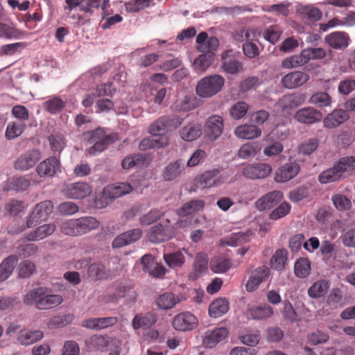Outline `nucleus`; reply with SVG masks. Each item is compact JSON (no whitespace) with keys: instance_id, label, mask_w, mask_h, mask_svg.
<instances>
[{"instance_id":"obj_1","label":"nucleus","mask_w":355,"mask_h":355,"mask_svg":"<svg viewBox=\"0 0 355 355\" xmlns=\"http://www.w3.org/2000/svg\"><path fill=\"white\" fill-rule=\"evenodd\" d=\"M63 301L60 295L52 294L50 288L40 286L30 290L24 295L23 302L26 305H34L39 310L55 308Z\"/></svg>"},{"instance_id":"obj_2","label":"nucleus","mask_w":355,"mask_h":355,"mask_svg":"<svg viewBox=\"0 0 355 355\" xmlns=\"http://www.w3.org/2000/svg\"><path fill=\"white\" fill-rule=\"evenodd\" d=\"M83 137L87 139L89 144H94L88 149L90 155H96L103 151L108 145L113 144L118 140V135L112 133L105 135L103 128H98L92 132H87L83 134Z\"/></svg>"},{"instance_id":"obj_3","label":"nucleus","mask_w":355,"mask_h":355,"mask_svg":"<svg viewBox=\"0 0 355 355\" xmlns=\"http://www.w3.org/2000/svg\"><path fill=\"white\" fill-rule=\"evenodd\" d=\"M224 84L225 79L219 75L206 76L198 81L196 92L201 98H211L221 91Z\"/></svg>"},{"instance_id":"obj_4","label":"nucleus","mask_w":355,"mask_h":355,"mask_svg":"<svg viewBox=\"0 0 355 355\" xmlns=\"http://www.w3.org/2000/svg\"><path fill=\"white\" fill-rule=\"evenodd\" d=\"M230 175L221 168H213L206 171L198 178V185L202 188L218 187L225 184L229 179Z\"/></svg>"},{"instance_id":"obj_5","label":"nucleus","mask_w":355,"mask_h":355,"mask_svg":"<svg viewBox=\"0 0 355 355\" xmlns=\"http://www.w3.org/2000/svg\"><path fill=\"white\" fill-rule=\"evenodd\" d=\"M53 210V205L51 200H44L37 203L27 217L26 227H32L38 223L47 220Z\"/></svg>"},{"instance_id":"obj_6","label":"nucleus","mask_w":355,"mask_h":355,"mask_svg":"<svg viewBox=\"0 0 355 355\" xmlns=\"http://www.w3.org/2000/svg\"><path fill=\"white\" fill-rule=\"evenodd\" d=\"M92 191V187L84 182L65 184L61 190L62 195L69 199H83L89 196Z\"/></svg>"},{"instance_id":"obj_7","label":"nucleus","mask_w":355,"mask_h":355,"mask_svg":"<svg viewBox=\"0 0 355 355\" xmlns=\"http://www.w3.org/2000/svg\"><path fill=\"white\" fill-rule=\"evenodd\" d=\"M41 158L39 150L31 149L20 155L15 162V168L20 171H26L33 168Z\"/></svg>"},{"instance_id":"obj_8","label":"nucleus","mask_w":355,"mask_h":355,"mask_svg":"<svg viewBox=\"0 0 355 355\" xmlns=\"http://www.w3.org/2000/svg\"><path fill=\"white\" fill-rule=\"evenodd\" d=\"M198 324L197 318L191 312L184 311L175 315L172 321L173 328L186 331L193 329Z\"/></svg>"},{"instance_id":"obj_9","label":"nucleus","mask_w":355,"mask_h":355,"mask_svg":"<svg viewBox=\"0 0 355 355\" xmlns=\"http://www.w3.org/2000/svg\"><path fill=\"white\" fill-rule=\"evenodd\" d=\"M148 238L152 243H162L173 236V228L171 225L159 223L151 227L148 231Z\"/></svg>"},{"instance_id":"obj_10","label":"nucleus","mask_w":355,"mask_h":355,"mask_svg":"<svg viewBox=\"0 0 355 355\" xmlns=\"http://www.w3.org/2000/svg\"><path fill=\"white\" fill-rule=\"evenodd\" d=\"M223 128V119L218 115L208 117L205 125L206 136L211 141L217 139L222 135Z\"/></svg>"},{"instance_id":"obj_11","label":"nucleus","mask_w":355,"mask_h":355,"mask_svg":"<svg viewBox=\"0 0 355 355\" xmlns=\"http://www.w3.org/2000/svg\"><path fill=\"white\" fill-rule=\"evenodd\" d=\"M270 275V270L266 266H260L254 269L248 280L245 288L248 292L258 288L259 285L266 282Z\"/></svg>"},{"instance_id":"obj_12","label":"nucleus","mask_w":355,"mask_h":355,"mask_svg":"<svg viewBox=\"0 0 355 355\" xmlns=\"http://www.w3.org/2000/svg\"><path fill=\"white\" fill-rule=\"evenodd\" d=\"M297 15L306 24L320 21L322 17V11L313 5H300L297 8Z\"/></svg>"},{"instance_id":"obj_13","label":"nucleus","mask_w":355,"mask_h":355,"mask_svg":"<svg viewBox=\"0 0 355 355\" xmlns=\"http://www.w3.org/2000/svg\"><path fill=\"white\" fill-rule=\"evenodd\" d=\"M272 166L267 163L248 164L243 170V175L250 179H263L272 173Z\"/></svg>"},{"instance_id":"obj_14","label":"nucleus","mask_w":355,"mask_h":355,"mask_svg":"<svg viewBox=\"0 0 355 355\" xmlns=\"http://www.w3.org/2000/svg\"><path fill=\"white\" fill-rule=\"evenodd\" d=\"M309 75L300 71H294L282 78V85L287 89L298 88L309 80Z\"/></svg>"},{"instance_id":"obj_15","label":"nucleus","mask_w":355,"mask_h":355,"mask_svg":"<svg viewBox=\"0 0 355 355\" xmlns=\"http://www.w3.org/2000/svg\"><path fill=\"white\" fill-rule=\"evenodd\" d=\"M142 233L140 228L132 229L121 233L113 240L112 246L113 248H120L130 245L139 240Z\"/></svg>"},{"instance_id":"obj_16","label":"nucleus","mask_w":355,"mask_h":355,"mask_svg":"<svg viewBox=\"0 0 355 355\" xmlns=\"http://www.w3.org/2000/svg\"><path fill=\"white\" fill-rule=\"evenodd\" d=\"M300 171V166L295 162L286 163L276 171L275 180L277 182H286L295 178Z\"/></svg>"},{"instance_id":"obj_17","label":"nucleus","mask_w":355,"mask_h":355,"mask_svg":"<svg viewBox=\"0 0 355 355\" xmlns=\"http://www.w3.org/2000/svg\"><path fill=\"white\" fill-rule=\"evenodd\" d=\"M294 118L300 123L313 124L320 121L323 118V115L320 111L314 107H307L297 111Z\"/></svg>"},{"instance_id":"obj_18","label":"nucleus","mask_w":355,"mask_h":355,"mask_svg":"<svg viewBox=\"0 0 355 355\" xmlns=\"http://www.w3.org/2000/svg\"><path fill=\"white\" fill-rule=\"evenodd\" d=\"M229 334L226 327H218L214 330H207L202 339V344L205 347L212 348L218 343L225 339Z\"/></svg>"},{"instance_id":"obj_19","label":"nucleus","mask_w":355,"mask_h":355,"mask_svg":"<svg viewBox=\"0 0 355 355\" xmlns=\"http://www.w3.org/2000/svg\"><path fill=\"white\" fill-rule=\"evenodd\" d=\"M284 197L280 191L269 192L255 202V207L260 211L271 209L280 202Z\"/></svg>"},{"instance_id":"obj_20","label":"nucleus","mask_w":355,"mask_h":355,"mask_svg":"<svg viewBox=\"0 0 355 355\" xmlns=\"http://www.w3.org/2000/svg\"><path fill=\"white\" fill-rule=\"evenodd\" d=\"M132 189V187L128 183L118 182L106 186L103 193L105 198L115 199L130 193Z\"/></svg>"},{"instance_id":"obj_21","label":"nucleus","mask_w":355,"mask_h":355,"mask_svg":"<svg viewBox=\"0 0 355 355\" xmlns=\"http://www.w3.org/2000/svg\"><path fill=\"white\" fill-rule=\"evenodd\" d=\"M115 345L116 340L107 335H93L85 340V344L89 350L104 351L111 344Z\"/></svg>"},{"instance_id":"obj_22","label":"nucleus","mask_w":355,"mask_h":355,"mask_svg":"<svg viewBox=\"0 0 355 355\" xmlns=\"http://www.w3.org/2000/svg\"><path fill=\"white\" fill-rule=\"evenodd\" d=\"M60 168V160L55 156L40 162L37 166V172L40 176H53Z\"/></svg>"},{"instance_id":"obj_23","label":"nucleus","mask_w":355,"mask_h":355,"mask_svg":"<svg viewBox=\"0 0 355 355\" xmlns=\"http://www.w3.org/2000/svg\"><path fill=\"white\" fill-rule=\"evenodd\" d=\"M348 112L342 109L334 110L323 120L324 126L327 128H334L348 120Z\"/></svg>"},{"instance_id":"obj_24","label":"nucleus","mask_w":355,"mask_h":355,"mask_svg":"<svg viewBox=\"0 0 355 355\" xmlns=\"http://www.w3.org/2000/svg\"><path fill=\"white\" fill-rule=\"evenodd\" d=\"M326 43L333 49H342L349 44V37L347 33L340 31H335L326 35Z\"/></svg>"},{"instance_id":"obj_25","label":"nucleus","mask_w":355,"mask_h":355,"mask_svg":"<svg viewBox=\"0 0 355 355\" xmlns=\"http://www.w3.org/2000/svg\"><path fill=\"white\" fill-rule=\"evenodd\" d=\"M169 143L168 137L166 135H162L158 137L153 136L144 138L139 144V148L141 150H146L152 148H160L166 146Z\"/></svg>"},{"instance_id":"obj_26","label":"nucleus","mask_w":355,"mask_h":355,"mask_svg":"<svg viewBox=\"0 0 355 355\" xmlns=\"http://www.w3.org/2000/svg\"><path fill=\"white\" fill-rule=\"evenodd\" d=\"M202 135V126L197 122H190L180 130V137L186 141H193Z\"/></svg>"},{"instance_id":"obj_27","label":"nucleus","mask_w":355,"mask_h":355,"mask_svg":"<svg viewBox=\"0 0 355 355\" xmlns=\"http://www.w3.org/2000/svg\"><path fill=\"white\" fill-rule=\"evenodd\" d=\"M157 320V315L153 312L138 313L132 320V327L134 329H148L155 324Z\"/></svg>"},{"instance_id":"obj_28","label":"nucleus","mask_w":355,"mask_h":355,"mask_svg":"<svg viewBox=\"0 0 355 355\" xmlns=\"http://www.w3.org/2000/svg\"><path fill=\"white\" fill-rule=\"evenodd\" d=\"M305 100L306 95L304 94L294 92L283 96L279 103L284 109H292L302 105Z\"/></svg>"},{"instance_id":"obj_29","label":"nucleus","mask_w":355,"mask_h":355,"mask_svg":"<svg viewBox=\"0 0 355 355\" xmlns=\"http://www.w3.org/2000/svg\"><path fill=\"white\" fill-rule=\"evenodd\" d=\"M184 169V164L182 160L178 159L170 163L165 168L163 178L166 181H172L177 179Z\"/></svg>"},{"instance_id":"obj_30","label":"nucleus","mask_w":355,"mask_h":355,"mask_svg":"<svg viewBox=\"0 0 355 355\" xmlns=\"http://www.w3.org/2000/svg\"><path fill=\"white\" fill-rule=\"evenodd\" d=\"M234 134L241 139H252L261 136V130L254 125L245 124L237 127Z\"/></svg>"},{"instance_id":"obj_31","label":"nucleus","mask_w":355,"mask_h":355,"mask_svg":"<svg viewBox=\"0 0 355 355\" xmlns=\"http://www.w3.org/2000/svg\"><path fill=\"white\" fill-rule=\"evenodd\" d=\"M56 225L54 223H49L41 225L27 235L29 241H39L51 235L55 230Z\"/></svg>"},{"instance_id":"obj_32","label":"nucleus","mask_w":355,"mask_h":355,"mask_svg":"<svg viewBox=\"0 0 355 355\" xmlns=\"http://www.w3.org/2000/svg\"><path fill=\"white\" fill-rule=\"evenodd\" d=\"M17 262V255H10L1 262L0 264V282H4L12 275Z\"/></svg>"},{"instance_id":"obj_33","label":"nucleus","mask_w":355,"mask_h":355,"mask_svg":"<svg viewBox=\"0 0 355 355\" xmlns=\"http://www.w3.org/2000/svg\"><path fill=\"white\" fill-rule=\"evenodd\" d=\"M250 234L248 232H234L229 236H227L220 240V245L222 246H232L235 247L250 241Z\"/></svg>"},{"instance_id":"obj_34","label":"nucleus","mask_w":355,"mask_h":355,"mask_svg":"<svg viewBox=\"0 0 355 355\" xmlns=\"http://www.w3.org/2000/svg\"><path fill=\"white\" fill-rule=\"evenodd\" d=\"M229 309V302L225 298H218L209 305V314L212 318H219L225 314Z\"/></svg>"},{"instance_id":"obj_35","label":"nucleus","mask_w":355,"mask_h":355,"mask_svg":"<svg viewBox=\"0 0 355 355\" xmlns=\"http://www.w3.org/2000/svg\"><path fill=\"white\" fill-rule=\"evenodd\" d=\"M205 205L204 200L201 199H193L184 203L178 210L180 216H186L201 210Z\"/></svg>"},{"instance_id":"obj_36","label":"nucleus","mask_w":355,"mask_h":355,"mask_svg":"<svg viewBox=\"0 0 355 355\" xmlns=\"http://www.w3.org/2000/svg\"><path fill=\"white\" fill-rule=\"evenodd\" d=\"M78 227V235L85 234L99 226V222L92 216H85L76 218Z\"/></svg>"},{"instance_id":"obj_37","label":"nucleus","mask_w":355,"mask_h":355,"mask_svg":"<svg viewBox=\"0 0 355 355\" xmlns=\"http://www.w3.org/2000/svg\"><path fill=\"white\" fill-rule=\"evenodd\" d=\"M43 336V332L40 330L33 331L24 330L19 334L17 340L23 345H29L40 340Z\"/></svg>"},{"instance_id":"obj_38","label":"nucleus","mask_w":355,"mask_h":355,"mask_svg":"<svg viewBox=\"0 0 355 355\" xmlns=\"http://www.w3.org/2000/svg\"><path fill=\"white\" fill-rule=\"evenodd\" d=\"M180 301V298L174 293L167 292L159 296L156 304L161 309L168 310L175 306Z\"/></svg>"},{"instance_id":"obj_39","label":"nucleus","mask_w":355,"mask_h":355,"mask_svg":"<svg viewBox=\"0 0 355 355\" xmlns=\"http://www.w3.org/2000/svg\"><path fill=\"white\" fill-rule=\"evenodd\" d=\"M65 106V102L59 96H52L43 103V108L51 114L60 113Z\"/></svg>"},{"instance_id":"obj_40","label":"nucleus","mask_w":355,"mask_h":355,"mask_svg":"<svg viewBox=\"0 0 355 355\" xmlns=\"http://www.w3.org/2000/svg\"><path fill=\"white\" fill-rule=\"evenodd\" d=\"M287 255L288 252L286 249L277 250L271 258V268L278 271L282 270L288 261Z\"/></svg>"},{"instance_id":"obj_41","label":"nucleus","mask_w":355,"mask_h":355,"mask_svg":"<svg viewBox=\"0 0 355 355\" xmlns=\"http://www.w3.org/2000/svg\"><path fill=\"white\" fill-rule=\"evenodd\" d=\"M248 314L252 319L263 320L270 318L273 314V310L270 306L264 304L250 307L248 309Z\"/></svg>"},{"instance_id":"obj_42","label":"nucleus","mask_w":355,"mask_h":355,"mask_svg":"<svg viewBox=\"0 0 355 355\" xmlns=\"http://www.w3.org/2000/svg\"><path fill=\"white\" fill-rule=\"evenodd\" d=\"M146 159L143 154H135L125 157L121 162V166L125 170H129L133 167L140 168L146 164Z\"/></svg>"},{"instance_id":"obj_43","label":"nucleus","mask_w":355,"mask_h":355,"mask_svg":"<svg viewBox=\"0 0 355 355\" xmlns=\"http://www.w3.org/2000/svg\"><path fill=\"white\" fill-rule=\"evenodd\" d=\"M311 270V262L309 259L300 257L297 259L294 266V272L297 277H306L310 274Z\"/></svg>"},{"instance_id":"obj_44","label":"nucleus","mask_w":355,"mask_h":355,"mask_svg":"<svg viewBox=\"0 0 355 355\" xmlns=\"http://www.w3.org/2000/svg\"><path fill=\"white\" fill-rule=\"evenodd\" d=\"M26 35V32L9 26L0 22V37L8 39H21Z\"/></svg>"},{"instance_id":"obj_45","label":"nucleus","mask_w":355,"mask_h":355,"mask_svg":"<svg viewBox=\"0 0 355 355\" xmlns=\"http://www.w3.org/2000/svg\"><path fill=\"white\" fill-rule=\"evenodd\" d=\"M340 171L335 164L332 168L322 172L319 175V181L322 184H327L338 180L342 177Z\"/></svg>"},{"instance_id":"obj_46","label":"nucleus","mask_w":355,"mask_h":355,"mask_svg":"<svg viewBox=\"0 0 355 355\" xmlns=\"http://www.w3.org/2000/svg\"><path fill=\"white\" fill-rule=\"evenodd\" d=\"M222 67L225 71L234 74L242 68V64L236 58L229 57L226 52L222 56Z\"/></svg>"},{"instance_id":"obj_47","label":"nucleus","mask_w":355,"mask_h":355,"mask_svg":"<svg viewBox=\"0 0 355 355\" xmlns=\"http://www.w3.org/2000/svg\"><path fill=\"white\" fill-rule=\"evenodd\" d=\"M129 293L130 299L135 300L136 297L135 292L130 287L121 286L116 293L105 296V301L107 303L116 302L120 298L128 297Z\"/></svg>"},{"instance_id":"obj_48","label":"nucleus","mask_w":355,"mask_h":355,"mask_svg":"<svg viewBox=\"0 0 355 355\" xmlns=\"http://www.w3.org/2000/svg\"><path fill=\"white\" fill-rule=\"evenodd\" d=\"M129 293L130 299L135 300L136 297L135 292L130 287L121 286L116 293L105 296V301L107 303L116 302L120 298L128 297Z\"/></svg>"},{"instance_id":"obj_49","label":"nucleus","mask_w":355,"mask_h":355,"mask_svg":"<svg viewBox=\"0 0 355 355\" xmlns=\"http://www.w3.org/2000/svg\"><path fill=\"white\" fill-rule=\"evenodd\" d=\"M231 267V260L225 257H215L210 262V268L215 273L225 272Z\"/></svg>"},{"instance_id":"obj_50","label":"nucleus","mask_w":355,"mask_h":355,"mask_svg":"<svg viewBox=\"0 0 355 355\" xmlns=\"http://www.w3.org/2000/svg\"><path fill=\"white\" fill-rule=\"evenodd\" d=\"M48 139L51 150L54 153L60 154L66 146V140L64 135L61 133L55 132L51 135Z\"/></svg>"},{"instance_id":"obj_51","label":"nucleus","mask_w":355,"mask_h":355,"mask_svg":"<svg viewBox=\"0 0 355 355\" xmlns=\"http://www.w3.org/2000/svg\"><path fill=\"white\" fill-rule=\"evenodd\" d=\"M329 283L324 280L315 282L308 290L309 295L312 298H319L324 296L329 288Z\"/></svg>"},{"instance_id":"obj_52","label":"nucleus","mask_w":355,"mask_h":355,"mask_svg":"<svg viewBox=\"0 0 355 355\" xmlns=\"http://www.w3.org/2000/svg\"><path fill=\"white\" fill-rule=\"evenodd\" d=\"M208 256L205 253H198L194 260L193 268L194 275L196 277L200 276L207 270Z\"/></svg>"},{"instance_id":"obj_53","label":"nucleus","mask_w":355,"mask_h":355,"mask_svg":"<svg viewBox=\"0 0 355 355\" xmlns=\"http://www.w3.org/2000/svg\"><path fill=\"white\" fill-rule=\"evenodd\" d=\"M26 128V124L22 122L10 123L6 130V137L8 140L14 139L20 136Z\"/></svg>"},{"instance_id":"obj_54","label":"nucleus","mask_w":355,"mask_h":355,"mask_svg":"<svg viewBox=\"0 0 355 355\" xmlns=\"http://www.w3.org/2000/svg\"><path fill=\"white\" fill-rule=\"evenodd\" d=\"M110 7V0H88L87 6L83 7L82 10L85 12H93V8H101L102 10V17L104 18L108 13V8Z\"/></svg>"},{"instance_id":"obj_55","label":"nucleus","mask_w":355,"mask_h":355,"mask_svg":"<svg viewBox=\"0 0 355 355\" xmlns=\"http://www.w3.org/2000/svg\"><path fill=\"white\" fill-rule=\"evenodd\" d=\"M331 200L335 207L340 211H348L352 208L351 200L346 196L336 193L332 196Z\"/></svg>"},{"instance_id":"obj_56","label":"nucleus","mask_w":355,"mask_h":355,"mask_svg":"<svg viewBox=\"0 0 355 355\" xmlns=\"http://www.w3.org/2000/svg\"><path fill=\"white\" fill-rule=\"evenodd\" d=\"M307 62L306 57L303 56V51L300 55H292L290 58L284 59L282 62V66L286 69L296 68L305 64Z\"/></svg>"},{"instance_id":"obj_57","label":"nucleus","mask_w":355,"mask_h":355,"mask_svg":"<svg viewBox=\"0 0 355 355\" xmlns=\"http://www.w3.org/2000/svg\"><path fill=\"white\" fill-rule=\"evenodd\" d=\"M164 259L170 268L181 267L185 261L183 254L180 251L164 254Z\"/></svg>"},{"instance_id":"obj_58","label":"nucleus","mask_w":355,"mask_h":355,"mask_svg":"<svg viewBox=\"0 0 355 355\" xmlns=\"http://www.w3.org/2000/svg\"><path fill=\"white\" fill-rule=\"evenodd\" d=\"M291 209V205L284 201L270 212L269 218L273 220H279L287 216L290 213Z\"/></svg>"},{"instance_id":"obj_59","label":"nucleus","mask_w":355,"mask_h":355,"mask_svg":"<svg viewBox=\"0 0 355 355\" xmlns=\"http://www.w3.org/2000/svg\"><path fill=\"white\" fill-rule=\"evenodd\" d=\"M259 150L260 148L257 144L247 143L240 148L238 155L242 159H248L256 155Z\"/></svg>"},{"instance_id":"obj_60","label":"nucleus","mask_w":355,"mask_h":355,"mask_svg":"<svg viewBox=\"0 0 355 355\" xmlns=\"http://www.w3.org/2000/svg\"><path fill=\"white\" fill-rule=\"evenodd\" d=\"M164 216V212L158 209H153L148 211L147 214L143 215L139 222L141 225H149L157 221L158 219Z\"/></svg>"},{"instance_id":"obj_61","label":"nucleus","mask_w":355,"mask_h":355,"mask_svg":"<svg viewBox=\"0 0 355 355\" xmlns=\"http://www.w3.org/2000/svg\"><path fill=\"white\" fill-rule=\"evenodd\" d=\"M60 230L64 234L67 236H79L77 220L70 219L62 222L60 225Z\"/></svg>"},{"instance_id":"obj_62","label":"nucleus","mask_w":355,"mask_h":355,"mask_svg":"<svg viewBox=\"0 0 355 355\" xmlns=\"http://www.w3.org/2000/svg\"><path fill=\"white\" fill-rule=\"evenodd\" d=\"M310 102L318 107H322L330 105L331 98L327 92H317L311 96Z\"/></svg>"},{"instance_id":"obj_63","label":"nucleus","mask_w":355,"mask_h":355,"mask_svg":"<svg viewBox=\"0 0 355 355\" xmlns=\"http://www.w3.org/2000/svg\"><path fill=\"white\" fill-rule=\"evenodd\" d=\"M342 175L345 172H351L355 170V157H343L336 163Z\"/></svg>"},{"instance_id":"obj_64","label":"nucleus","mask_w":355,"mask_h":355,"mask_svg":"<svg viewBox=\"0 0 355 355\" xmlns=\"http://www.w3.org/2000/svg\"><path fill=\"white\" fill-rule=\"evenodd\" d=\"M211 56L205 53L200 55L196 58L193 63V67L196 71L204 72L211 64Z\"/></svg>"}]
</instances>
